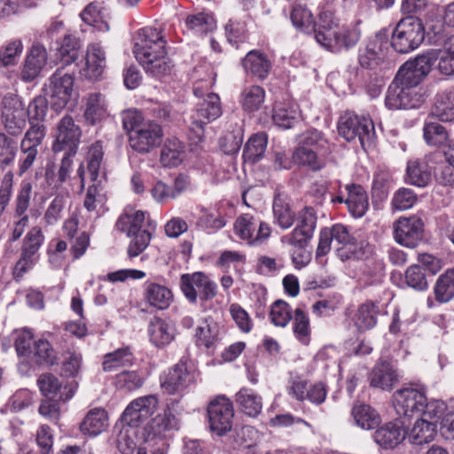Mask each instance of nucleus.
I'll return each mask as SVG.
<instances>
[{
	"label": "nucleus",
	"mask_w": 454,
	"mask_h": 454,
	"mask_svg": "<svg viewBox=\"0 0 454 454\" xmlns=\"http://www.w3.org/2000/svg\"><path fill=\"white\" fill-rule=\"evenodd\" d=\"M132 362L133 355L129 348H118L104 356L102 369L106 372H112L131 365Z\"/></svg>",
	"instance_id": "46"
},
{
	"label": "nucleus",
	"mask_w": 454,
	"mask_h": 454,
	"mask_svg": "<svg viewBox=\"0 0 454 454\" xmlns=\"http://www.w3.org/2000/svg\"><path fill=\"white\" fill-rule=\"evenodd\" d=\"M235 402L240 410L247 416L255 418L262 409V398L254 390L242 387L235 395Z\"/></svg>",
	"instance_id": "34"
},
{
	"label": "nucleus",
	"mask_w": 454,
	"mask_h": 454,
	"mask_svg": "<svg viewBox=\"0 0 454 454\" xmlns=\"http://www.w3.org/2000/svg\"><path fill=\"white\" fill-rule=\"evenodd\" d=\"M32 184L29 182L23 181L20 184V189L15 200L14 206V222L13 228L10 236V241L18 240L28 225L29 218L27 214L30 205L32 193Z\"/></svg>",
	"instance_id": "18"
},
{
	"label": "nucleus",
	"mask_w": 454,
	"mask_h": 454,
	"mask_svg": "<svg viewBox=\"0 0 454 454\" xmlns=\"http://www.w3.org/2000/svg\"><path fill=\"white\" fill-rule=\"evenodd\" d=\"M80 16L84 23L94 27L98 31L109 30L107 13L99 3L93 2L88 4Z\"/></svg>",
	"instance_id": "41"
},
{
	"label": "nucleus",
	"mask_w": 454,
	"mask_h": 454,
	"mask_svg": "<svg viewBox=\"0 0 454 454\" xmlns=\"http://www.w3.org/2000/svg\"><path fill=\"white\" fill-rule=\"evenodd\" d=\"M317 26V29L315 30V39L320 45H323L328 37L334 35V30L340 25L334 13L325 10L320 12Z\"/></svg>",
	"instance_id": "44"
},
{
	"label": "nucleus",
	"mask_w": 454,
	"mask_h": 454,
	"mask_svg": "<svg viewBox=\"0 0 454 454\" xmlns=\"http://www.w3.org/2000/svg\"><path fill=\"white\" fill-rule=\"evenodd\" d=\"M242 66L247 74L260 80L265 79L271 69L270 61L259 51H250L243 59Z\"/></svg>",
	"instance_id": "30"
},
{
	"label": "nucleus",
	"mask_w": 454,
	"mask_h": 454,
	"mask_svg": "<svg viewBox=\"0 0 454 454\" xmlns=\"http://www.w3.org/2000/svg\"><path fill=\"white\" fill-rule=\"evenodd\" d=\"M406 436L403 422L387 423L374 434L375 442L383 448L391 449L402 442Z\"/></svg>",
	"instance_id": "29"
},
{
	"label": "nucleus",
	"mask_w": 454,
	"mask_h": 454,
	"mask_svg": "<svg viewBox=\"0 0 454 454\" xmlns=\"http://www.w3.org/2000/svg\"><path fill=\"white\" fill-rule=\"evenodd\" d=\"M150 341L158 348L168 345L175 337L172 325L160 317H153L148 325Z\"/></svg>",
	"instance_id": "32"
},
{
	"label": "nucleus",
	"mask_w": 454,
	"mask_h": 454,
	"mask_svg": "<svg viewBox=\"0 0 454 454\" xmlns=\"http://www.w3.org/2000/svg\"><path fill=\"white\" fill-rule=\"evenodd\" d=\"M399 375L394 365L387 361L375 364L370 374L372 387L390 390L397 383Z\"/></svg>",
	"instance_id": "27"
},
{
	"label": "nucleus",
	"mask_w": 454,
	"mask_h": 454,
	"mask_svg": "<svg viewBox=\"0 0 454 454\" xmlns=\"http://www.w3.org/2000/svg\"><path fill=\"white\" fill-rule=\"evenodd\" d=\"M103 146L99 142L93 144L87 155V171L91 182H97L103 160Z\"/></svg>",
	"instance_id": "58"
},
{
	"label": "nucleus",
	"mask_w": 454,
	"mask_h": 454,
	"mask_svg": "<svg viewBox=\"0 0 454 454\" xmlns=\"http://www.w3.org/2000/svg\"><path fill=\"white\" fill-rule=\"evenodd\" d=\"M272 209L274 222L281 229H289L294 224L295 214L292 211L289 204L281 194L275 195Z\"/></svg>",
	"instance_id": "45"
},
{
	"label": "nucleus",
	"mask_w": 454,
	"mask_h": 454,
	"mask_svg": "<svg viewBox=\"0 0 454 454\" xmlns=\"http://www.w3.org/2000/svg\"><path fill=\"white\" fill-rule=\"evenodd\" d=\"M423 137L427 145L438 146L447 140L448 133L440 123L426 121L423 128Z\"/></svg>",
	"instance_id": "57"
},
{
	"label": "nucleus",
	"mask_w": 454,
	"mask_h": 454,
	"mask_svg": "<svg viewBox=\"0 0 454 454\" xmlns=\"http://www.w3.org/2000/svg\"><path fill=\"white\" fill-rule=\"evenodd\" d=\"M80 41L73 35H66L58 49V57L64 65L74 63L79 57Z\"/></svg>",
	"instance_id": "55"
},
{
	"label": "nucleus",
	"mask_w": 454,
	"mask_h": 454,
	"mask_svg": "<svg viewBox=\"0 0 454 454\" xmlns=\"http://www.w3.org/2000/svg\"><path fill=\"white\" fill-rule=\"evenodd\" d=\"M333 33L334 35L328 37V40L322 45L333 52L355 46L361 35L360 30L354 25L340 26Z\"/></svg>",
	"instance_id": "23"
},
{
	"label": "nucleus",
	"mask_w": 454,
	"mask_h": 454,
	"mask_svg": "<svg viewBox=\"0 0 454 454\" xmlns=\"http://www.w3.org/2000/svg\"><path fill=\"white\" fill-rule=\"evenodd\" d=\"M351 413L356 425L363 429H373L380 423V415L370 405L364 403L356 404Z\"/></svg>",
	"instance_id": "42"
},
{
	"label": "nucleus",
	"mask_w": 454,
	"mask_h": 454,
	"mask_svg": "<svg viewBox=\"0 0 454 454\" xmlns=\"http://www.w3.org/2000/svg\"><path fill=\"white\" fill-rule=\"evenodd\" d=\"M388 49V35L380 31L370 38L358 51L359 65L365 69H375L384 60Z\"/></svg>",
	"instance_id": "13"
},
{
	"label": "nucleus",
	"mask_w": 454,
	"mask_h": 454,
	"mask_svg": "<svg viewBox=\"0 0 454 454\" xmlns=\"http://www.w3.org/2000/svg\"><path fill=\"white\" fill-rule=\"evenodd\" d=\"M166 43L161 31L153 27L139 29L134 37L136 59L147 74L156 78L168 74L173 67Z\"/></svg>",
	"instance_id": "1"
},
{
	"label": "nucleus",
	"mask_w": 454,
	"mask_h": 454,
	"mask_svg": "<svg viewBox=\"0 0 454 454\" xmlns=\"http://www.w3.org/2000/svg\"><path fill=\"white\" fill-rule=\"evenodd\" d=\"M235 234L249 245H258L264 242L271 233L268 223L250 214L239 215L234 223Z\"/></svg>",
	"instance_id": "10"
},
{
	"label": "nucleus",
	"mask_w": 454,
	"mask_h": 454,
	"mask_svg": "<svg viewBox=\"0 0 454 454\" xmlns=\"http://www.w3.org/2000/svg\"><path fill=\"white\" fill-rule=\"evenodd\" d=\"M43 240L44 236L42 229L38 226L31 228L24 239L21 252L25 254L35 257L42 247Z\"/></svg>",
	"instance_id": "61"
},
{
	"label": "nucleus",
	"mask_w": 454,
	"mask_h": 454,
	"mask_svg": "<svg viewBox=\"0 0 454 454\" xmlns=\"http://www.w3.org/2000/svg\"><path fill=\"white\" fill-rule=\"evenodd\" d=\"M181 289L192 303L196 302L198 297L203 301L211 300L217 293L216 284L202 272L184 274L181 277Z\"/></svg>",
	"instance_id": "9"
},
{
	"label": "nucleus",
	"mask_w": 454,
	"mask_h": 454,
	"mask_svg": "<svg viewBox=\"0 0 454 454\" xmlns=\"http://www.w3.org/2000/svg\"><path fill=\"white\" fill-rule=\"evenodd\" d=\"M314 208L306 207L295 215V227L291 233L281 238L283 243L292 247H306L311 240L317 226Z\"/></svg>",
	"instance_id": "5"
},
{
	"label": "nucleus",
	"mask_w": 454,
	"mask_h": 454,
	"mask_svg": "<svg viewBox=\"0 0 454 454\" xmlns=\"http://www.w3.org/2000/svg\"><path fill=\"white\" fill-rule=\"evenodd\" d=\"M436 434V424L427 419H418L408 434L413 444H423L431 442Z\"/></svg>",
	"instance_id": "47"
},
{
	"label": "nucleus",
	"mask_w": 454,
	"mask_h": 454,
	"mask_svg": "<svg viewBox=\"0 0 454 454\" xmlns=\"http://www.w3.org/2000/svg\"><path fill=\"white\" fill-rule=\"evenodd\" d=\"M426 405V395L415 388H403L394 395V408L401 418L420 416Z\"/></svg>",
	"instance_id": "17"
},
{
	"label": "nucleus",
	"mask_w": 454,
	"mask_h": 454,
	"mask_svg": "<svg viewBox=\"0 0 454 454\" xmlns=\"http://www.w3.org/2000/svg\"><path fill=\"white\" fill-rule=\"evenodd\" d=\"M106 116V105L101 94H90L87 99V107L84 113L86 121L90 124L101 121Z\"/></svg>",
	"instance_id": "52"
},
{
	"label": "nucleus",
	"mask_w": 454,
	"mask_h": 454,
	"mask_svg": "<svg viewBox=\"0 0 454 454\" xmlns=\"http://www.w3.org/2000/svg\"><path fill=\"white\" fill-rule=\"evenodd\" d=\"M85 67L82 70V75L90 80H98L101 77L106 68V52L98 43L88 45L86 51Z\"/></svg>",
	"instance_id": "22"
},
{
	"label": "nucleus",
	"mask_w": 454,
	"mask_h": 454,
	"mask_svg": "<svg viewBox=\"0 0 454 454\" xmlns=\"http://www.w3.org/2000/svg\"><path fill=\"white\" fill-rule=\"evenodd\" d=\"M18 152V143L4 133H0V167L11 165Z\"/></svg>",
	"instance_id": "59"
},
{
	"label": "nucleus",
	"mask_w": 454,
	"mask_h": 454,
	"mask_svg": "<svg viewBox=\"0 0 454 454\" xmlns=\"http://www.w3.org/2000/svg\"><path fill=\"white\" fill-rule=\"evenodd\" d=\"M185 26L187 29L196 35H204L215 30L216 23L211 14L200 12L187 16L185 20Z\"/></svg>",
	"instance_id": "50"
},
{
	"label": "nucleus",
	"mask_w": 454,
	"mask_h": 454,
	"mask_svg": "<svg viewBox=\"0 0 454 454\" xmlns=\"http://www.w3.org/2000/svg\"><path fill=\"white\" fill-rule=\"evenodd\" d=\"M158 408V399L154 395H146L132 401L122 414V421L129 426L137 427Z\"/></svg>",
	"instance_id": "21"
},
{
	"label": "nucleus",
	"mask_w": 454,
	"mask_h": 454,
	"mask_svg": "<svg viewBox=\"0 0 454 454\" xmlns=\"http://www.w3.org/2000/svg\"><path fill=\"white\" fill-rule=\"evenodd\" d=\"M108 427V416L101 408L90 410L80 425L81 431L89 435L96 436Z\"/></svg>",
	"instance_id": "37"
},
{
	"label": "nucleus",
	"mask_w": 454,
	"mask_h": 454,
	"mask_svg": "<svg viewBox=\"0 0 454 454\" xmlns=\"http://www.w3.org/2000/svg\"><path fill=\"white\" fill-rule=\"evenodd\" d=\"M47 61L46 49L40 45L35 44L30 50L29 54L27 56L20 78L24 82H31L38 76L42 68Z\"/></svg>",
	"instance_id": "28"
},
{
	"label": "nucleus",
	"mask_w": 454,
	"mask_h": 454,
	"mask_svg": "<svg viewBox=\"0 0 454 454\" xmlns=\"http://www.w3.org/2000/svg\"><path fill=\"white\" fill-rule=\"evenodd\" d=\"M134 427L124 426L117 435V448L122 454H131L137 448L135 441L136 431Z\"/></svg>",
	"instance_id": "64"
},
{
	"label": "nucleus",
	"mask_w": 454,
	"mask_h": 454,
	"mask_svg": "<svg viewBox=\"0 0 454 454\" xmlns=\"http://www.w3.org/2000/svg\"><path fill=\"white\" fill-rule=\"evenodd\" d=\"M145 222V213L127 207L116 222V229L131 237L132 234L140 232Z\"/></svg>",
	"instance_id": "38"
},
{
	"label": "nucleus",
	"mask_w": 454,
	"mask_h": 454,
	"mask_svg": "<svg viewBox=\"0 0 454 454\" xmlns=\"http://www.w3.org/2000/svg\"><path fill=\"white\" fill-rule=\"evenodd\" d=\"M267 144L268 138L265 133L253 135L245 145L243 151L244 161L251 164L259 161L265 153Z\"/></svg>",
	"instance_id": "43"
},
{
	"label": "nucleus",
	"mask_w": 454,
	"mask_h": 454,
	"mask_svg": "<svg viewBox=\"0 0 454 454\" xmlns=\"http://www.w3.org/2000/svg\"><path fill=\"white\" fill-rule=\"evenodd\" d=\"M348 197L345 200L349 212L355 217L364 215L369 207L368 196L360 184H349L345 186Z\"/></svg>",
	"instance_id": "31"
},
{
	"label": "nucleus",
	"mask_w": 454,
	"mask_h": 454,
	"mask_svg": "<svg viewBox=\"0 0 454 454\" xmlns=\"http://www.w3.org/2000/svg\"><path fill=\"white\" fill-rule=\"evenodd\" d=\"M184 153V145L179 139L168 138L163 145L160 160L164 167H176L183 161Z\"/></svg>",
	"instance_id": "40"
},
{
	"label": "nucleus",
	"mask_w": 454,
	"mask_h": 454,
	"mask_svg": "<svg viewBox=\"0 0 454 454\" xmlns=\"http://www.w3.org/2000/svg\"><path fill=\"white\" fill-rule=\"evenodd\" d=\"M178 428V419L169 408L163 413L158 414L151 419L145 427L148 437H161L166 432L176 430Z\"/></svg>",
	"instance_id": "35"
},
{
	"label": "nucleus",
	"mask_w": 454,
	"mask_h": 454,
	"mask_svg": "<svg viewBox=\"0 0 454 454\" xmlns=\"http://www.w3.org/2000/svg\"><path fill=\"white\" fill-rule=\"evenodd\" d=\"M209 427L218 435L231 431L233 423L234 410L230 399L220 395L210 402L207 408Z\"/></svg>",
	"instance_id": "12"
},
{
	"label": "nucleus",
	"mask_w": 454,
	"mask_h": 454,
	"mask_svg": "<svg viewBox=\"0 0 454 454\" xmlns=\"http://www.w3.org/2000/svg\"><path fill=\"white\" fill-rule=\"evenodd\" d=\"M431 115L441 121H454V87H448L436 92L433 98Z\"/></svg>",
	"instance_id": "24"
},
{
	"label": "nucleus",
	"mask_w": 454,
	"mask_h": 454,
	"mask_svg": "<svg viewBox=\"0 0 454 454\" xmlns=\"http://www.w3.org/2000/svg\"><path fill=\"white\" fill-rule=\"evenodd\" d=\"M434 298L428 297L427 306L428 309L435 307V303H448L454 298V269H449L441 274L434 286Z\"/></svg>",
	"instance_id": "26"
},
{
	"label": "nucleus",
	"mask_w": 454,
	"mask_h": 454,
	"mask_svg": "<svg viewBox=\"0 0 454 454\" xmlns=\"http://www.w3.org/2000/svg\"><path fill=\"white\" fill-rule=\"evenodd\" d=\"M196 372L186 363L180 361L161 376L160 386L169 395L184 391L195 381Z\"/></svg>",
	"instance_id": "16"
},
{
	"label": "nucleus",
	"mask_w": 454,
	"mask_h": 454,
	"mask_svg": "<svg viewBox=\"0 0 454 454\" xmlns=\"http://www.w3.org/2000/svg\"><path fill=\"white\" fill-rule=\"evenodd\" d=\"M425 38L422 21L413 16L402 19L395 26L391 38L392 48L399 53H409L417 49Z\"/></svg>",
	"instance_id": "3"
},
{
	"label": "nucleus",
	"mask_w": 454,
	"mask_h": 454,
	"mask_svg": "<svg viewBox=\"0 0 454 454\" xmlns=\"http://www.w3.org/2000/svg\"><path fill=\"white\" fill-rule=\"evenodd\" d=\"M431 170L425 160H411L406 167V182L418 186L425 187L431 181Z\"/></svg>",
	"instance_id": "39"
},
{
	"label": "nucleus",
	"mask_w": 454,
	"mask_h": 454,
	"mask_svg": "<svg viewBox=\"0 0 454 454\" xmlns=\"http://www.w3.org/2000/svg\"><path fill=\"white\" fill-rule=\"evenodd\" d=\"M274 122L284 129H290L300 118V110L295 104H281L275 107Z\"/></svg>",
	"instance_id": "49"
},
{
	"label": "nucleus",
	"mask_w": 454,
	"mask_h": 454,
	"mask_svg": "<svg viewBox=\"0 0 454 454\" xmlns=\"http://www.w3.org/2000/svg\"><path fill=\"white\" fill-rule=\"evenodd\" d=\"M46 136V127L36 123L30 125L20 142V158L19 160V176L25 174L35 163L38 148Z\"/></svg>",
	"instance_id": "7"
},
{
	"label": "nucleus",
	"mask_w": 454,
	"mask_h": 454,
	"mask_svg": "<svg viewBox=\"0 0 454 454\" xmlns=\"http://www.w3.org/2000/svg\"><path fill=\"white\" fill-rule=\"evenodd\" d=\"M427 94L422 88H410L391 83L387 89L385 105L388 109H414L426 101Z\"/></svg>",
	"instance_id": "6"
},
{
	"label": "nucleus",
	"mask_w": 454,
	"mask_h": 454,
	"mask_svg": "<svg viewBox=\"0 0 454 454\" xmlns=\"http://www.w3.org/2000/svg\"><path fill=\"white\" fill-rule=\"evenodd\" d=\"M299 145L313 148L316 152L328 155L331 153L330 145L323 133L311 129L304 132L300 138Z\"/></svg>",
	"instance_id": "54"
},
{
	"label": "nucleus",
	"mask_w": 454,
	"mask_h": 454,
	"mask_svg": "<svg viewBox=\"0 0 454 454\" xmlns=\"http://www.w3.org/2000/svg\"><path fill=\"white\" fill-rule=\"evenodd\" d=\"M34 354L35 362L38 364H53L56 359L55 352L46 340H38L34 342Z\"/></svg>",
	"instance_id": "60"
},
{
	"label": "nucleus",
	"mask_w": 454,
	"mask_h": 454,
	"mask_svg": "<svg viewBox=\"0 0 454 454\" xmlns=\"http://www.w3.org/2000/svg\"><path fill=\"white\" fill-rule=\"evenodd\" d=\"M23 51L20 39L7 42L0 48V67H8L15 66Z\"/></svg>",
	"instance_id": "56"
},
{
	"label": "nucleus",
	"mask_w": 454,
	"mask_h": 454,
	"mask_svg": "<svg viewBox=\"0 0 454 454\" xmlns=\"http://www.w3.org/2000/svg\"><path fill=\"white\" fill-rule=\"evenodd\" d=\"M379 307L375 302L368 301L362 304L355 317L356 327L361 331L372 328L376 325Z\"/></svg>",
	"instance_id": "51"
},
{
	"label": "nucleus",
	"mask_w": 454,
	"mask_h": 454,
	"mask_svg": "<svg viewBox=\"0 0 454 454\" xmlns=\"http://www.w3.org/2000/svg\"><path fill=\"white\" fill-rule=\"evenodd\" d=\"M436 59L434 52H427L405 62L399 68L392 83L419 88V83L428 75Z\"/></svg>",
	"instance_id": "4"
},
{
	"label": "nucleus",
	"mask_w": 454,
	"mask_h": 454,
	"mask_svg": "<svg viewBox=\"0 0 454 454\" xmlns=\"http://www.w3.org/2000/svg\"><path fill=\"white\" fill-rule=\"evenodd\" d=\"M265 91L258 85L249 86L241 93L240 103L243 109L252 113L257 111L264 102Z\"/></svg>",
	"instance_id": "53"
},
{
	"label": "nucleus",
	"mask_w": 454,
	"mask_h": 454,
	"mask_svg": "<svg viewBox=\"0 0 454 454\" xmlns=\"http://www.w3.org/2000/svg\"><path fill=\"white\" fill-rule=\"evenodd\" d=\"M424 223L416 216L400 217L394 223V235L397 243L407 247H415L423 238Z\"/></svg>",
	"instance_id": "19"
},
{
	"label": "nucleus",
	"mask_w": 454,
	"mask_h": 454,
	"mask_svg": "<svg viewBox=\"0 0 454 454\" xmlns=\"http://www.w3.org/2000/svg\"><path fill=\"white\" fill-rule=\"evenodd\" d=\"M338 132L348 142L358 140L364 150L372 145L375 137L372 121L351 111L345 112L340 117Z\"/></svg>",
	"instance_id": "2"
},
{
	"label": "nucleus",
	"mask_w": 454,
	"mask_h": 454,
	"mask_svg": "<svg viewBox=\"0 0 454 454\" xmlns=\"http://www.w3.org/2000/svg\"><path fill=\"white\" fill-rule=\"evenodd\" d=\"M162 136V129L159 124L147 121L129 134V141L133 150L147 153L160 145Z\"/></svg>",
	"instance_id": "20"
},
{
	"label": "nucleus",
	"mask_w": 454,
	"mask_h": 454,
	"mask_svg": "<svg viewBox=\"0 0 454 454\" xmlns=\"http://www.w3.org/2000/svg\"><path fill=\"white\" fill-rule=\"evenodd\" d=\"M37 385L43 395L66 402L74 395V387L72 385L62 387L59 379L50 373L41 375L37 380Z\"/></svg>",
	"instance_id": "25"
},
{
	"label": "nucleus",
	"mask_w": 454,
	"mask_h": 454,
	"mask_svg": "<svg viewBox=\"0 0 454 454\" xmlns=\"http://www.w3.org/2000/svg\"><path fill=\"white\" fill-rule=\"evenodd\" d=\"M144 296L147 303L158 309L168 308L173 294L169 288L157 283H148L145 287Z\"/></svg>",
	"instance_id": "36"
},
{
	"label": "nucleus",
	"mask_w": 454,
	"mask_h": 454,
	"mask_svg": "<svg viewBox=\"0 0 454 454\" xmlns=\"http://www.w3.org/2000/svg\"><path fill=\"white\" fill-rule=\"evenodd\" d=\"M2 119L10 135L18 136L22 132L27 123V113L20 98L12 95L4 98Z\"/></svg>",
	"instance_id": "14"
},
{
	"label": "nucleus",
	"mask_w": 454,
	"mask_h": 454,
	"mask_svg": "<svg viewBox=\"0 0 454 454\" xmlns=\"http://www.w3.org/2000/svg\"><path fill=\"white\" fill-rule=\"evenodd\" d=\"M222 114L220 98L217 94L207 93L206 98L198 104L191 115L190 129L195 137L200 139L204 135V127Z\"/></svg>",
	"instance_id": "8"
},
{
	"label": "nucleus",
	"mask_w": 454,
	"mask_h": 454,
	"mask_svg": "<svg viewBox=\"0 0 454 454\" xmlns=\"http://www.w3.org/2000/svg\"><path fill=\"white\" fill-rule=\"evenodd\" d=\"M81 129L74 123V119L69 116H64L57 126L55 141L52 145L54 153L65 152L70 154H75L80 143Z\"/></svg>",
	"instance_id": "15"
},
{
	"label": "nucleus",
	"mask_w": 454,
	"mask_h": 454,
	"mask_svg": "<svg viewBox=\"0 0 454 454\" xmlns=\"http://www.w3.org/2000/svg\"><path fill=\"white\" fill-rule=\"evenodd\" d=\"M293 328L295 337L302 344H308L310 334L309 319L304 311L301 309H296L294 310Z\"/></svg>",
	"instance_id": "62"
},
{
	"label": "nucleus",
	"mask_w": 454,
	"mask_h": 454,
	"mask_svg": "<svg viewBox=\"0 0 454 454\" xmlns=\"http://www.w3.org/2000/svg\"><path fill=\"white\" fill-rule=\"evenodd\" d=\"M219 325L212 318H206L201 325L196 329L195 338L198 345L208 348L212 347L219 338Z\"/></svg>",
	"instance_id": "48"
},
{
	"label": "nucleus",
	"mask_w": 454,
	"mask_h": 454,
	"mask_svg": "<svg viewBox=\"0 0 454 454\" xmlns=\"http://www.w3.org/2000/svg\"><path fill=\"white\" fill-rule=\"evenodd\" d=\"M270 317L276 326L285 327L292 318V309L287 302L278 300L271 305Z\"/></svg>",
	"instance_id": "63"
},
{
	"label": "nucleus",
	"mask_w": 454,
	"mask_h": 454,
	"mask_svg": "<svg viewBox=\"0 0 454 454\" xmlns=\"http://www.w3.org/2000/svg\"><path fill=\"white\" fill-rule=\"evenodd\" d=\"M327 155L317 153L313 148H305V146L298 145L293 153L294 163L307 167L312 171H318L325 167Z\"/></svg>",
	"instance_id": "33"
},
{
	"label": "nucleus",
	"mask_w": 454,
	"mask_h": 454,
	"mask_svg": "<svg viewBox=\"0 0 454 454\" xmlns=\"http://www.w3.org/2000/svg\"><path fill=\"white\" fill-rule=\"evenodd\" d=\"M74 86V77L58 69L50 77L45 85L46 95L51 98V106L55 111L62 110L69 102Z\"/></svg>",
	"instance_id": "11"
}]
</instances>
